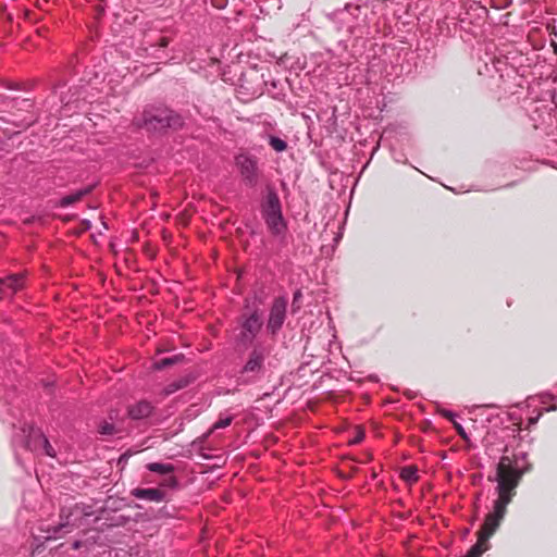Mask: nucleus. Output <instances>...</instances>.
<instances>
[{"instance_id":"nucleus-8","label":"nucleus","mask_w":557,"mask_h":557,"mask_svg":"<svg viewBox=\"0 0 557 557\" xmlns=\"http://www.w3.org/2000/svg\"><path fill=\"white\" fill-rule=\"evenodd\" d=\"M23 274H13L4 278H0V298L13 295L23 287Z\"/></svg>"},{"instance_id":"nucleus-4","label":"nucleus","mask_w":557,"mask_h":557,"mask_svg":"<svg viewBox=\"0 0 557 557\" xmlns=\"http://www.w3.org/2000/svg\"><path fill=\"white\" fill-rule=\"evenodd\" d=\"M262 326V315L259 310H253L248 314H243L240 318V333L238 335L239 342L247 344L251 343Z\"/></svg>"},{"instance_id":"nucleus-21","label":"nucleus","mask_w":557,"mask_h":557,"mask_svg":"<svg viewBox=\"0 0 557 557\" xmlns=\"http://www.w3.org/2000/svg\"><path fill=\"white\" fill-rule=\"evenodd\" d=\"M182 384H173V385H169L168 388H166V394H171V393H174L176 392L177 389L182 388Z\"/></svg>"},{"instance_id":"nucleus-10","label":"nucleus","mask_w":557,"mask_h":557,"mask_svg":"<svg viewBox=\"0 0 557 557\" xmlns=\"http://www.w3.org/2000/svg\"><path fill=\"white\" fill-rule=\"evenodd\" d=\"M134 495L137 498L151 502H161L164 498V492L159 488H137L135 490Z\"/></svg>"},{"instance_id":"nucleus-14","label":"nucleus","mask_w":557,"mask_h":557,"mask_svg":"<svg viewBox=\"0 0 557 557\" xmlns=\"http://www.w3.org/2000/svg\"><path fill=\"white\" fill-rule=\"evenodd\" d=\"M400 478L408 483L416 482L418 480L417 469L413 467L403 468L400 472Z\"/></svg>"},{"instance_id":"nucleus-13","label":"nucleus","mask_w":557,"mask_h":557,"mask_svg":"<svg viewBox=\"0 0 557 557\" xmlns=\"http://www.w3.org/2000/svg\"><path fill=\"white\" fill-rule=\"evenodd\" d=\"M147 469L160 474H170L174 471V466L171 463L151 462L147 465Z\"/></svg>"},{"instance_id":"nucleus-1","label":"nucleus","mask_w":557,"mask_h":557,"mask_svg":"<svg viewBox=\"0 0 557 557\" xmlns=\"http://www.w3.org/2000/svg\"><path fill=\"white\" fill-rule=\"evenodd\" d=\"M261 214L268 230L274 236H283L287 230L277 194L270 189L261 205Z\"/></svg>"},{"instance_id":"nucleus-18","label":"nucleus","mask_w":557,"mask_h":557,"mask_svg":"<svg viewBox=\"0 0 557 557\" xmlns=\"http://www.w3.org/2000/svg\"><path fill=\"white\" fill-rule=\"evenodd\" d=\"M99 432L103 435H111L114 433V425L104 421L99 425Z\"/></svg>"},{"instance_id":"nucleus-3","label":"nucleus","mask_w":557,"mask_h":557,"mask_svg":"<svg viewBox=\"0 0 557 557\" xmlns=\"http://www.w3.org/2000/svg\"><path fill=\"white\" fill-rule=\"evenodd\" d=\"M176 125V119L172 112L166 109H157L154 111H145L143 121L138 122V126L145 127L147 131H158Z\"/></svg>"},{"instance_id":"nucleus-22","label":"nucleus","mask_w":557,"mask_h":557,"mask_svg":"<svg viewBox=\"0 0 557 557\" xmlns=\"http://www.w3.org/2000/svg\"><path fill=\"white\" fill-rule=\"evenodd\" d=\"M443 416L448 418L451 422H455V420H454L455 413H453L451 411H444Z\"/></svg>"},{"instance_id":"nucleus-5","label":"nucleus","mask_w":557,"mask_h":557,"mask_svg":"<svg viewBox=\"0 0 557 557\" xmlns=\"http://www.w3.org/2000/svg\"><path fill=\"white\" fill-rule=\"evenodd\" d=\"M270 346L257 343L248 355V359L243 367V372L253 375L260 374L263 369L265 358L270 354Z\"/></svg>"},{"instance_id":"nucleus-20","label":"nucleus","mask_w":557,"mask_h":557,"mask_svg":"<svg viewBox=\"0 0 557 557\" xmlns=\"http://www.w3.org/2000/svg\"><path fill=\"white\" fill-rule=\"evenodd\" d=\"M454 425H455V428H456V430H457L458 434H459L461 437L467 438V434H466V431L463 430V428H462L459 423H457V422H454Z\"/></svg>"},{"instance_id":"nucleus-9","label":"nucleus","mask_w":557,"mask_h":557,"mask_svg":"<svg viewBox=\"0 0 557 557\" xmlns=\"http://www.w3.org/2000/svg\"><path fill=\"white\" fill-rule=\"evenodd\" d=\"M152 412V406L146 400H140L128 408V416L133 420L147 418Z\"/></svg>"},{"instance_id":"nucleus-7","label":"nucleus","mask_w":557,"mask_h":557,"mask_svg":"<svg viewBox=\"0 0 557 557\" xmlns=\"http://www.w3.org/2000/svg\"><path fill=\"white\" fill-rule=\"evenodd\" d=\"M26 447L30 450L37 451L44 449L45 454L49 457H55V451L48 438L40 429L30 426L28 430Z\"/></svg>"},{"instance_id":"nucleus-24","label":"nucleus","mask_w":557,"mask_h":557,"mask_svg":"<svg viewBox=\"0 0 557 557\" xmlns=\"http://www.w3.org/2000/svg\"><path fill=\"white\" fill-rule=\"evenodd\" d=\"M301 296V293L299 290H297L294 295V301H296L297 299H299V297Z\"/></svg>"},{"instance_id":"nucleus-6","label":"nucleus","mask_w":557,"mask_h":557,"mask_svg":"<svg viewBox=\"0 0 557 557\" xmlns=\"http://www.w3.org/2000/svg\"><path fill=\"white\" fill-rule=\"evenodd\" d=\"M287 299L277 297L272 304L267 323L268 331L275 335L284 324L286 318Z\"/></svg>"},{"instance_id":"nucleus-12","label":"nucleus","mask_w":557,"mask_h":557,"mask_svg":"<svg viewBox=\"0 0 557 557\" xmlns=\"http://www.w3.org/2000/svg\"><path fill=\"white\" fill-rule=\"evenodd\" d=\"M91 190V188H85V189H79L73 194H70L65 197H63L61 200H60V205L62 207H67L70 205H73L77 201H79L84 196H86L89 191Z\"/></svg>"},{"instance_id":"nucleus-17","label":"nucleus","mask_w":557,"mask_h":557,"mask_svg":"<svg viewBox=\"0 0 557 557\" xmlns=\"http://www.w3.org/2000/svg\"><path fill=\"white\" fill-rule=\"evenodd\" d=\"M178 356L172 357V358H163L154 363V369L161 370L164 369L173 363H175L178 360Z\"/></svg>"},{"instance_id":"nucleus-19","label":"nucleus","mask_w":557,"mask_h":557,"mask_svg":"<svg viewBox=\"0 0 557 557\" xmlns=\"http://www.w3.org/2000/svg\"><path fill=\"white\" fill-rule=\"evenodd\" d=\"M364 438V431L361 428H356V435L349 440L350 445H357Z\"/></svg>"},{"instance_id":"nucleus-16","label":"nucleus","mask_w":557,"mask_h":557,"mask_svg":"<svg viewBox=\"0 0 557 557\" xmlns=\"http://www.w3.org/2000/svg\"><path fill=\"white\" fill-rule=\"evenodd\" d=\"M233 421V417L232 416H227V417H224V418H220L213 425L212 428L210 429V433L213 432L214 430H219V429H224L226 426H228Z\"/></svg>"},{"instance_id":"nucleus-15","label":"nucleus","mask_w":557,"mask_h":557,"mask_svg":"<svg viewBox=\"0 0 557 557\" xmlns=\"http://www.w3.org/2000/svg\"><path fill=\"white\" fill-rule=\"evenodd\" d=\"M270 146L277 152H282L287 148L286 141L275 136L270 137Z\"/></svg>"},{"instance_id":"nucleus-11","label":"nucleus","mask_w":557,"mask_h":557,"mask_svg":"<svg viewBox=\"0 0 557 557\" xmlns=\"http://www.w3.org/2000/svg\"><path fill=\"white\" fill-rule=\"evenodd\" d=\"M71 515H72V512L70 515H65V510L62 509L61 515H60L62 521L53 529L51 534L46 536V539L50 540V539H57V537L61 536L62 530L69 528L71 524V522H70Z\"/></svg>"},{"instance_id":"nucleus-25","label":"nucleus","mask_w":557,"mask_h":557,"mask_svg":"<svg viewBox=\"0 0 557 557\" xmlns=\"http://www.w3.org/2000/svg\"><path fill=\"white\" fill-rule=\"evenodd\" d=\"M540 416L535 417V418H531L530 419V423H536V421L539 420Z\"/></svg>"},{"instance_id":"nucleus-23","label":"nucleus","mask_w":557,"mask_h":557,"mask_svg":"<svg viewBox=\"0 0 557 557\" xmlns=\"http://www.w3.org/2000/svg\"><path fill=\"white\" fill-rule=\"evenodd\" d=\"M168 45H169V39H168V38H165V37H162V38L160 39L159 46H160L161 48H165V47H168Z\"/></svg>"},{"instance_id":"nucleus-26","label":"nucleus","mask_w":557,"mask_h":557,"mask_svg":"<svg viewBox=\"0 0 557 557\" xmlns=\"http://www.w3.org/2000/svg\"><path fill=\"white\" fill-rule=\"evenodd\" d=\"M169 480H170V484H175V479L173 476H171Z\"/></svg>"},{"instance_id":"nucleus-2","label":"nucleus","mask_w":557,"mask_h":557,"mask_svg":"<svg viewBox=\"0 0 557 557\" xmlns=\"http://www.w3.org/2000/svg\"><path fill=\"white\" fill-rule=\"evenodd\" d=\"M235 165L244 181L250 187H255L259 182L258 159L247 152L238 153L235 157Z\"/></svg>"}]
</instances>
